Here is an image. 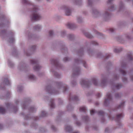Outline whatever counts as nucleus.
Segmentation results:
<instances>
[{
  "label": "nucleus",
  "instance_id": "f257e3e1",
  "mask_svg": "<svg viewBox=\"0 0 133 133\" xmlns=\"http://www.w3.org/2000/svg\"><path fill=\"white\" fill-rule=\"evenodd\" d=\"M38 10V7L36 6H35L33 10V14L31 17L32 20L37 21L41 18L40 15L37 13Z\"/></svg>",
  "mask_w": 133,
  "mask_h": 133
},
{
  "label": "nucleus",
  "instance_id": "f03ea898",
  "mask_svg": "<svg viewBox=\"0 0 133 133\" xmlns=\"http://www.w3.org/2000/svg\"><path fill=\"white\" fill-rule=\"evenodd\" d=\"M31 63L32 64H36V65L34 67V69L35 71H37L40 68V66L37 64V62L35 60H32L31 61Z\"/></svg>",
  "mask_w": 133,
  "mask_h": 133
},
{
  "label": "nucleus",
  "instance_id": "7ed1b4c3",
  "mask_svg": "<svg viewBox=\"0 0 133 133\" xmlns=\"http://www.w3.org/2000/svg\"><path fill=\"white\" fill-rule=\"evenodd\" d=\"M80 83L82 85H85L86 87H88L89 85L90 84V82L87 81L86 80L82 79L81 80Z\"/></svg>",
  "mask_w": 133,
  "mask_h": 133
},
{
  "label": "nucleus",
  "instance_id": "20e7f679",
  "mask_svg": "<svg viewBox=\"0 0 133 133\" xmlns=\"http://www.w3.org/2000/svg\"><path fill=\"white\" fill-rule=\"evenodd\" d=\"M107 98L105 99L104 104H105L107 102H109L111 99V97L110 93H107L106 95Z\"/></svg>",
  "mask_w": 133,
  "mask_h": 133
},
{
  "label": "nucleus",
  "instance_id": "39448f33",
  "mask_svg": "<svg viewBox=\"0 0 133 133\" xmlns=\"http://www.w3.org/2000/svg\"><path fill=\"white\" fill-rule=\"evenodd\" d=\"M80 71L79 68H77L74 70V75H78L80 74Z\"/></svg>",
  "mask_w": 133,
  "mask_h": 133
},
{
  "label": "nucleus",
  "instance_id": "423d86ee",
  "mask_svg": "<svg viewBox=\"0 0 133 133\" xmlns=\"http://www.w3.org/2000/svg\"><path fill=\"white\" fill-rule=\"evenodd\" d=\"M67 26L69 29H72L74 27V25L73 24L68 23L67 25Z\"/></svg>",
  "mask_w": 133,
  "mask_h": 133
},
{
  "label": "nucleus",
  "instance_id": "0eeeda50",
  "mask_svg": "<svg viewBox=\"0 0 133 133\" xmlns=\"http://www.w3.org/2000/svg\"><path fill=\"white\" fill-rule=\"evenodd\" d=\"M65 130L67 131L70 132L72 130V128L71 126H67L65 128Z\"/></svg>",
  "mask_w": 133,
  "mask_h": 133
},
{
  "label": "nucleus",
  "instance_id": "6e6552de",
  "mask_svg": "<svg viewBox=\"0 0 133 133\" xmlns=\"http://www.w3.org/2000/svg\"><path fill=\"white\" fill-rule=\"evenodd\" d=\"M86 109L85 107H81L79 109V110L80 112H85Z\"/></svg>",
  "mask_w": 133,
  "mask_h": 133
},
{
  "label": "nucleus",
  "instance_id": "1a4fd4ad",
  "mask_svg": "<svg viewBox=\"0 0 133 133\" xmlns=\"http://www.w3.org/2000/svg\"><path fill=\"white\" fill-rule=\"evenodd\" d=\"M71 14L70 10L69 9H67L66 10L65 14L66 15H70Z\"/></svg>",
  "mask_w": 133,
  "mask_h": 133
},
{
  "label": "nucleus",
  "instance_id": "9d476101",
  "mask_svg": "<svg viewBox=\"0 0 133 133\" xmlns=\"http://www.w3.org/2000/svg\"><path fill=\"white\" fill-rule=\"evenodd\" d=\"M123 113L117 115V118L118 120L119 119L123 117Z\"/></svg>",
  "mask_w": 133,
  "mask_h": 133
},
{
  "label": "nucleus",
  "instance_id": "9b49d317",
  "mask_svg": "<svg viewBox=\"0 0 133 133\" xmlns=\"http://www.w3.org/2000/svg\"><path fill=\"white\" fill-rule=\"evenodd\" d=\"M5 110L2 107H0V113L2 114H4L5 112Z\"/></svg>",
  "mask_w": 133,
  "mask_h": 133
},
{
  "label": "nucleus",
  "instance_id": "f8f14e48",
  "mask_svg": "<svg viewBox=\"0 0 133 133\" xmlns=\"http://www.w3.org/2000/svg\"><path fill=\"white\" fill-rule=\"evenodd\" d=\"M51 62L54 64L55 65H57L58 64V62L56 60L52 59L51 60Z\"/></svg>",
  "mask_w": 133,
  "mask_h": 133
},
{
  "label": "nucleus",
  "instance_id": "ddd939ff",
  "mask_svg": "<svg viewBox=\"0 0 133 133\" xmlns=\"http://www.w3.org/2000/svg\"><path fill=\"white\" fill-rule=\"evenodd\" d=\"M78 99V97L77 96H75L74 97H72V98H70L69 100L71 101V100H75L77 101Z\"/></svg>",
  "mask_w": 133,
  "mask_h": 133
},
{
  "label": "nucleus",
  "instance_id": "4468645a",
  "mask_svg": "<svg viewBox=\"0 0 133 133\" xmlns=\"http://www.w3.org/2000/svg\"><path fill=\"white\" fill-rule=\"evenodd\" d=\"M124 102L120 104L118 107V108H121L123 107Z\"/></svg>",
  "mask_w": 133,
  "mask_h": 133
},
{
  "label": "nucleus",
  "instance_id": "2eb2a0df",
  "mask_svg": "<svg viewBox=\"0 0 133 133\" xmlns=\"http://www.w3.org/2000/svg\"><path fill=\"white\" fill-rule=\"evenodd\" d=\"M4 81L5 82V84L7 85H9L10 84V82L8 78L5 79L4 80Z\"/></svg>",
  "mask_w": 133,
  "mask_h": 133
},
{
  "label": "nucleus",
  "instance_id": "dca6fc26",
  "mask_svg": "<svg viewBox=\"0 0 133 133\" xmlns=\"http://www.w3.org/2000/svg\"><path fill=\"white\" fill-rule=\"evenodd\" d=\"M92 82H93L94 84L95 85H97V82L95 78H94L92 80Z\"/></svg>",
  "mask_w": 133,
  "mask_h": 133
},
{
  "label": "nucleus",
  "instance_id": "f3484780",
  "mask_svg": "<svg viewBox=\"0 0 133 133\" xmlns=\"http://www.w3.org/2000/svg\"><path fill=\"white\" fill-rule=\"evenodd\" d=\"M96 112L97 113L98 115H103L104 114V112L102 111H100Z\"/></svg>",
  "mask_w": 133,
  "mask_h": 133
},
{
  "label": "nucleus",
  "instance_id": "a211bd4d",
  "mask_svg": "<svg viewBox=\"0 0 133 133\" xmlns=\"http://www.w3.org/2000/svg\"><path fill=\"white\" fill-rule=\"evenodd\" d=\"M128 57L130 60H132L133 59L132 57L131 54V53L128 54Z\"/></svg>",
  "mask_w": 133,
  "mask_h": 133
},
{
  "label": "nucleus",
  "instance_id": "6ab92c4d",
  "mask_svg": "<svg viewBox=\"0 0 133 133\" xmlns=\"http://www.w3.org/2000/svg\"><path fill=\"white\" fill-rule=\"evenodd\" d=\"M85 35L88 38H91L92 37V36L90 34L88 33H86L85 34Z\"/></svg>",
  "mask_w": 133,
  "mask_h": 133
},
{
  "label": "nucleus",
  "instance_id": "aec40b11",
  "mask_svg": "<svg viewBox=\"0 0 133 133\" xmlns=\"http://www.w3.org/2000/svg\"><path fill=\"white\" fill-rule=\"evenodd\" d=\"M120 72L123 75H125L126 73L125 71L122 70H120Z\"/></svg>",
  "mask_w": 133,
  "mask_h": 133
},
{
  "label": "nucleus",
  "instance_id": "412c9836",
  "mask_svg": "<svg viewBox=\"0 0 133 133\" xmlns=\"http://www.w3.org/2000/svg\"><path fill=\"white\" fill-rule=\"evenodd\" d=\"M121 86V84H118L116 85V89H118Z\"/></svg>",
  "mask_w": 133,
  "mask_h": 133
},
{
  "label": "nucleus",
  "instance_id": "4be33fe9",
  "mask_svg": "<svg viewBox=\"0 0 133 133\" xmlns=\"http://www.w3.org/2000/svg\"><path fill=\"white\" fill-rule=\"evenodd\" d=\"M41 26L39 25H38L35 26V28L37 30L38 29H39L41 28Z\"/></svg>",
  "mask_w": 133,
  "mask_h": 133
},
{
  "label": "nucleus",
  "instance_id": "5701e85b",
  "mask_svg": "<svg viewBox=\"0 0 133 133\" xmlns=\"http://www.w3.org/2000/svg\"><path fill=\"white\" fill-rule=\"evenodd\" d=\"M9 42L12 43L14 41V39L13 38H11L10 39Z\"/></svg>",
  "mask_w": 133,
  "mask_h": 133
},
{
  "label": "nucleus",
  "instance_id": "b1692460",
  "mask_svg": "<svg viewBox=\"0 0 133 133\" xmlns=\"http://www.w3.org/2000/svg\"><path fill=\"white\" fill-rule=\"evenodd\" d=\"M29 78L31 79H34V76L32 75H30L29 76Z\"/></svg>",
  "mask_w": 133,
  "mask_h": 133
},
{
  "label": "nucleus",
  "instance_id": "393cba45",
  "mask_svg": "<svg viewBox=\"0 0 133 133\" xmlns=\"http://www.w3.org/2000/svg\"><path fill=\"white\" fill-rule=\"evenodd\" d=\"M92 43L93 45H98V43L97 42L95 41H93L92 42Z\"/></svg>",
  "mask_w": 133,
  "mask_h": 133
},
{
  "label": "nucleus",
  "instance_id": "a878e982",
  "mask_svg": "<svg viewBox=\"0 0 133 133\" xmlns=\"http://www.w3.org/2000/svg\"><path fill=\"white\" fill-rule=\"evenodd\" d=\"M50 106V107L52 108H53L54 107V104L52 102H51V103Z\"/></svg>",
  "mask_w": 133,
  "mask_h": 133
},
{
  "label": "nucleus",
  "instance_id": "bb28decb",
  "mask_svg": "<svg viewBox=\"0 0 133 133\" xmlns=\"http://www.w3.org/2000/svg\"><path fill=\"white\" fill-rule=\"evenodd\" d=\"M95 112V111L94 110H92L90 111V113L91 115H93L94 113Z\"/></svg>",
  "mask_w": 133,
  "mask_h": 133
},
{
  "label": "nucleus",
  "instance_id": "cd10ccee",
  "mask_svg": "<svg viewBox=\"0 0 133 133\" xmlns=\"http://www.w3.org/2000/svg\"><path fill=\"white\" fill-rule=\"evenodd\" d=\"M49 34L50 36H51L53 34V32L51 30V31H49Z\"/></svg>",
  "mask_w": 133,
  "mask_h": 133
},
{
  "label": "nucleus",
  "instance_id": "c85d7f7f",
  "mask_svg": "<svg viewBox=\"0 0 133 133\" xmlns=\"http://www.w3.org/2000/svg\"><path fill=\"white\" fill-rule=\"evenodd\" d=\"M42 116H44L46 115L44 111H42Z\"/></svg>",
  "mask_w": 133,
  "mask_h": 133
},
{
  "label": "nucleus",
  "instance_id": "c756f323",
  "mask_svg": "<svg viewBox=\"0 0 133 133\" xmlns=\"http://www.w3.org/2000/svg\"><path fill=\"white\" fill-rule=\"evenodd\" d=\"M110 56V54H107L106 55L105 57L106 59H107L109 58V57Z\"/></svg>",
  "mask_w": 133,
  "mask_h": 133
},
{
  "label": "nucleus",
  "instance_id": "7c9ffc66",
  "mask_svg": "<svg viewBox=\"0 0 133 133\" xmlns=\"http://www.w3.org/2000/svg\"><path fill=\"white\" fill-rule=\"evenodd\" d=\"M64 61H68V58L67 57L64 58L63 59Z\"/></svg>",
  "mask_w": 133,
  "mask_h": 133
},
{
  "label": "nucleus",
  "instance_id": "2f4dec72",
  "mask_svg": "<svg viewBox=\"0 0 133 133\" xmlns=\"http://www.w3.org/2000/svg\"><path fill=\"white\" fill-rule=\"evenodd\" d=\"M114 30V29L113 28H110L109 29L110 31L111 32H113Z\"/></svg>",
  "mask_w": 133,
  "mask_h": 133
},
{
  "label": "nucleus",
  "instance_id": "473e14b6",
  "mask_svg": "<svg viewBox=\"0 0 133 133\" xmlns=\"http://www.w3.org/2000/svg\"><path fill=\"white\" fill-rule=\"evenodd\" d=\"M114 51L115 52H119V51L118 50H117L116 49H115L114 50Z\"/></svg>",
  "mask_w": 133,
  "mask_h": 133
},
{
  "label": "nucleus",
  "instance_id": "72a5a7b5",
  "mask_svg": "<svg viewBox=\"0 0 133 133\" xmlns=\"http://www.w3.org/2000/svg\"><path fill=\"white\" fill-rule=\"evenodd\" d=\"M112 1H113V0H109L108 1V3L109 4L110 3H111L112 2Z\"/></svg>",
  "mask_w": 133,
  "mask_h": 133
},
{
  "label": "nucleus",
  "instance_id": "f704fd0d",
  "mask_svg": "<svg viewBox=\"0 0 133 133\" xmlns=\"http://www.w3.org/2000/svg\"><path fill=\"white\" fill-rule=\"evenodd\" d=\"M119 94L118 93V94H116V95L115 96L116 97H119Z\"/></svg>",
  "mask_w": 133,
  "mask_h": 133
},
{
  "label": "nucleus",
  "instance_id": "c9c22d12",
  "mask_svg": "<svg viewBox=\"0 0 133 133\" xmlns=\"http://www.w3.org/2000/svg\"><path fill=\"white\" fill-rule=\"evenodd\" d=\"M106 81H104L102 82V83L105 84L106 83Z\"/></svg>",
  "mask_w": 133,
  "mask_h": 133
},
{
  "label": "nucleus",
  "instance_id": "e433bc0d",
  "mask_svg": "<svg viewBox=\"0 0 133 133\" xmlns=\"http://www.w3.org/2000/svg\"><path fill=\"white\" fill-rule=\"evenodd\" d=\"M97 96L98 97H99L100 96V93H98L97 94Z\"/></svg>",
  "mask_w": 133,
  "mask_h": 133
},
{
  "label": "nucleus",
  "instance_id": "4c0bfd02",
  "mask_svg": "<svg viewBox=\"0 0 133 133\" xmlns=\"http://www.w3.org/2000/svg\"><path fill=\"white\" fill-rule=\"evenodd\" d=\"M77 125L79 126V125L80 124V122H78L77 123Z\"/></svg>",
  "mask_w": 133,
  "mask_h": 133
},
{
  "label": "nucleus",
  "instance_id": "58836bf2",
  "mask_svg": "<svg viewBox=\"0 0 133 133\" xmlns=\"http://www.w3.org/2000/svg\"><path fill=\"white\" fill-rule=\"evenodd\" d=\"M51 128H52V129L53 130H55V128L54 127V126H52V127H51Z\"/></svg>",
  "mask_w": 133,
  "mask_h": 133
},
{
  "label": "nucleus",
  "instance_id": "ea45409f",
  "mask_svg": "<svg viewBox=\"0 0 133 133\" xmlns=\"http://www.w3.org/2000/svg\"><path fill=\"white\" fill-rule=\"evenodd\" d=\"M67 87H65V88H64V91H66V90H67Z\"/></svg>",
  "mask_w": 133,
  "mask_h": 133
},
{
  "label": "nucleus",
  "instance_id": "a19ab883",
  "mask_svg": "<svg viewBox=\"0 0 133 133\" xmlns=\"http://www.w3.org/2000/svg\"><path fill=\"white\" fill-rule=\"evenodd\" d=\"M127 80V79L126 78H124L123 79V81H125Z\"/></svg>",
  "mask_w": 133,
  "mask_h": 133
},
{
  "label": "nucleus",
  "instance_id": "79ce46f5",
  "mask_svg": "<svg viewBox=\"0 0 133 133\" xmlns=\"http://www.w3.org/2000/svg\"><path fill=\"white\" fill-rule=\"evenodd\" d=\"M3 127V126L2 125L0 124V129H1Z\"/></svg>",
  "mask_w": 133,
  "mask_h": 133
},
{
  "label": "nucleus",
  "instance_id": "37998d69",
  "mask_svg": "<svg viewBox=\"0 0 133 133\" xmlns=\"http://www.w3.org/2000/svg\"><path fill=\"white\" fill-rule=\"evenodd\" d=\"M97 34L98 35H101V33H99V32H97Z\"/></svg>",
  "mask_w": 133,
  "mask_h": 133
},
{
  "label": "nucleus",
  "instance_id": "c03bdc74",
  "mask_svg": "<svg viewBox=\"0 0 133 133\" xmlns=\"http://www.w3.org/2000/svg\"><path fill=\"white\" fill-rule=\"evenodd\" d=\"M105 14L106 15H107L108 16L109 15V14L107 12H105Z\"/></svg>",
  "mask_w": 133,
  "mask_h": 133
},
{
  "label": "nucleus",
  "instance_id": "a18cd8bd",
  "mask_svg": "<svg viewBox=\"0 0 133 133\" xmlns=\"http://www.w3.org/2000/svg\"><path fill=\"white\" fill-rule=\"evenodd\" d=\"M131 79L132 80H133V76H131Z\"/></svg>",
  "mask_w": 133,
  "mask_h": 133
},
{
  "label": "nucleus",
  "instance_id": "49530a36",
  "mask_svg": "<svg viewBox=\"0 0 133 133\" xmlns=\"http://www.w3.org/2000/svg\"><path fill=\"white\" fill-rule=\"evenodd\" d=\"M86 64L85 63H84V66L85 68L86 67Z\"/></svg>",
  "mask_w": 133,
  "mask_h": 133
},
{
  "label": "nucleus",
  "instance_id": "de8ad7c7",
  "mask_svg": "<svg viewBox=\"0 0 133 133\" xmlns=\"http://www.w3.org/2000/svg\"><path fill=\"white\" fill-rule=\"evenodd\" d=\"M108 130V129H107V128H106L105 129V132H106V131H107Z\"/></svg>",
  "mask_w": 133,
  "mask_h": 133
},
{
  "label": "nucleus",
  "instance_id": "09e8293b",
  "mask_svg": "<svg viewBox=\"0 0 133 133\" xmlns=\"http://www.w3.org/2000/svg\"><path fill=\"white\" fill-rule=\"evenodd\" d=\"M34 109V108H31V110L33 111V110Z\"/></svg>",
  "mask_w": 133,
  "mask_h": 133
},
{
  "label": "nucleus",
  "instance_id": "8fccbe9b",
  "mask_svg": "<svg viewBox=\"0 0 133 133\" xmlns=\"http://www.w3.org/2000/svg\"><path fill=\"white\" fill-rule=\"evenodd\" d=\"M73 133H79V132L78 131H77V132H74Z\"/></svg>",
  "mask_w": 133,
  "mask_h": 133
},
{
  "label": "nucleus",
  "instance_id": "3c124183",
  "mask_svg": "<svg viewBox=\"0 0 133 133\" xmlns=\"http://www.w3.org/2000/svg\"><path fill=\"white\" fill-rule=\"evenodd\" d=\"M73 116L74 118L75 117H76L75 116V115H74Z\"/></svg>",
  "mask_w": 133,
  "mask_h": 133
},
{
  "label": "nucleus",
  "instance_id": "603ef678",
  "mask_svg": "<svg viewBox=\"0 0 133 133\" xmlns=\"http://www.w3.org/2000/svg\"><path fill=\"white\" fill-rule=\"evenodd\" d=\"M113 6H112L111 7V8H113Z\"/></svg>",
  "mask_w": 133,
  "mask_h": 133
},
{
  "label": "nucleus",
  "instance_id": "864d4df0",
  "mask_svg": "<svg viewBox=\"0 0 133 133\" xmlns=\"http://www.w3.org/2000/svg\"><path fill=\"white\" fill-rule=\"evenodd\" d=\"M96 104H98V103H97Z\"/></svg>",
  "mask_w": 133,
  "mask_h": 133
},
{
  "label": "nucleus",
  "instance_id": "5fc2aeb1",
  "mask_svg": "<svg viewBox=\"0 0 133 133\" xmlns=\"http://www.w3.org/2000/svg\"><path fill=\"white\" fill-rule=\"evenodd\" d=\"M48 1H49V0H47Z\"/></svg>",
  "mask_w": 133,
  "mask_h": 133
}]
</instances>
